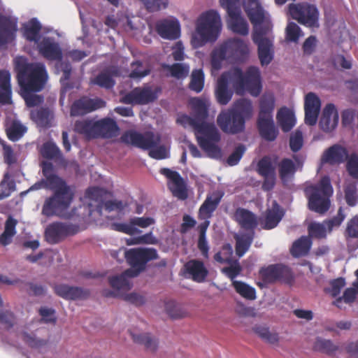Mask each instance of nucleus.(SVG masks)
I'll list each match as a JSON object with an SVG mask.
<instances>
[{"mask_svg":"<svg viewBox=\"0 0 358 358\" xmlns=\"http://www.w3.org/2000/svg\"><path fill=\"white\" fill-rule=\"evenodd\" d=\"M192 116L183 114L177 118V122L183 127L194 129L197 143L206 155L212 159H220L222 149L218 145L221 136L213 123L206 122L208 116V106L206 101L199 98L190 101Z\"/></svg>","mask_w":358,"mask_h":358,"instance_id":"obj_1","label":"nucleus"},{"mask_svg":"<svg viewBox=\"0 0 358 358\" xmlns=\"http://www.w3.org/2000/svg\"><path fill=\"white\" fill-rule=\"evenodd\" d=\"M237 94L248 92L252 96L259 95L262 85L259 69L255 66H249L244 73L239 67H234L222 73L217 79L215 88V97L220 105H227L231 99L233 91L229 88V83Z\"/></svg>","mask_w":358,"mask_h":358,"instance_id":"obj_2","label":"nucleus"},{"mask_svg":"<svg viewBox=\"0 0 358 358\" xmlns=\"http://www.w3.org/2000/svg\"><path fill=\"white\" fill-rule=\"evenodd\" d=\"M243 9L254 27L252 38L257 45V54L262 66L268 65L274 57L273 24L259 0H244Z\"/></svg>","mask_w":358,"mask_h":358,"instance_id":"obj_3","label":"nucleus"},{"mask_svg":"<svg viewBox=\"0 0 358 358\" xmlns=\"http://www.w3.org/2000/svg\"><path fill=\"white\" fill-rule=\"evenodd\" d=\"M124 257L130 268L119 275L109 278V283L113 289L128 291L132 287L129 278L136 277L145 271L148 262L157 259L158 254L155 248H136L127 250Z\"/></svg>","mask_w":358,"mask_h":358,"instance_id":"obj_4","label":"nucleus"},{"mask_svg":"<svg viewBox=\"0 0 358 358\" xmlns=\"http://www.w3.org/2000/svg\"><path fill=\"white\" fill-rule=\"evenodd\" d=\"M43 171L46 178L45 181L35 183L31 188L38 189L47 187L54 191V194L45 200L42 208L43 215L52 217L58 211L69 208L73 199V194L65 181L59 177L55 174L48 175L45 168Z\"/></svg>","mask_w":358,"mask_h":358,"instance_id":"obj_5","label":"nucleus"},{"mask_svg":"<svg viewBox=\"0 0 358 358\" xmlns=\"http://www.w3.org/2000/svg\"><path fill=\"white\" fill-rule=\"evenodd\" d=\"M17 78L24 93L40 92L45 86L48 73L44 64L40 63H18Z\"/></svg>","mask_w":358,"mask_h":358,"instance_id":"obj_6","label":"nucleus"},{"mask_svg":"<svg viewBox=\"0 0 358 358\" xmlns=\"http://www.w3.org/2000/svg\"><path fill=\"white\" fill-rule=\"evenodd\" d=\"M120 140L127 145L143 150H150L149 155L153 159H163L167 157L165 147L163 145L157 147L161 141L160 136L152 131L141 134L134 130H129L121 136Z\"/></svg>","mask_w":358,"mask_h":358,"instance_id":"obj_7","label":"nucleus"},{"mask_svg":"<svg viewBox=\"0 0 358 358\" xmlns=\"http://www.w3.org/2000/svg\"><path fill=\"white\" fill-rule=\"evenodd\" d=\"M304 193L308 199V208L319 214H324L330 207V197L333 188L329 177L321 178L318 183L305 187Z\"/></svg>","mask_w":358,"mask_h":358,"instance_id":"obj_8","label":"nucleus"},{"mask_svg":"<svg viewBox=\"0 0 358 358\" xmlns=\"http://www.w3.org/2000/svg\"><path fill=\"white\" fill-rule=\"evenodd\" d=\"M274 108V95L271 93L264 94L259 99V112L257 125L260 136L268 141H274L278 134L273 120Z\"/></svg>","mask_w":358,"mask_h":358,"instance_id":"obj_9","label":"nucleus"},{"mask_svg":"<svg viewBox=\"0 0 358 358\" xmlns=\"http://www.w3.org/2000/svg\"><path fill=\"white\" fill-rule=\"evenodd\" d=\"M222 28L221 18L214 10L202 13L197 20L196 31L201 41H196V36H192V43L195 46H201L205 43L217 40Z\"/></svg>","mask_w":358,"mask_h":358,"instance_id":"obj_10","label":"nucleus"},{"mask_svg":"<svg viewBox=\"0 0 358 358\" xmlns=\"http://www.w3.org/2000/svg\"><path fill=\"white\" fill-rule=\"evenodd\" d=\"M291 17L301 24L309 27H318L319 11L315 5L303 2L289 6Z\"/></svg>","mask_w":358,"mask_h":358,"instance_id":"obj_11","label":"nucleus"},{"mask_svg":"<svg viewBox=\"0 0 358 358\" xmlns=\"http://www.w3.org/2000/svg\"><path fill=\"white\" fill-rule=\"evenodd\" d=\"M160 92L159 87L152 89L150 86L137 87L124 95L120 101L125 104L146 105L154 102Z\"/></svg>","mask_w":358,"mask_h":358,"instance_id":"obj_12","label":"nucleus"},{"mask_svg":"<svg viewBox=\"0 0 358 358\" xmlns=\"http://www.w3.org/2000/svg\"><path fill=\"white\" fill-rule=\"evenodd\" d=\"M78 231L79 227L76 224L55 222L46 227L45 237L49 243L56 244L68 236L76 234Z\"/></svg>","mask_w":358,"mask_h":358,"instance_id":"obj_13","label":"nucleus"},{"mask_svg":"<svg viewBox=\"0 0 358 358\" xmlns=\"http://www.w3.org/2000/svg\"><path fill=\"white\" fill-rule=\"evenodd\" d=\"M217 123L223 132L236 134L244 130L245 121L233 110L229 109L218 115Z\"/></svg>","mask_w":358,"mask_h":358,"instance_id":"obj_14","label":"nucleus"},{"mask_svg":"<svg viewBox=\"0 0 358 358\" xmlns=\"http://www.w3.org/2000/svg\"><path fill=\"white\" fill-rule=\"evenodd\" d=\"M264 284L273 283L279 280L289 281L292 279L290 268L282 264H272L259 271Z\"/></svg>","mask_w":358,"mask_h":358,"instance_id":"obj_15","label":"nucleus"},{"mask_svg":"<svg viewBox=\"0 0 358 358\" xmlns=\"http://www.w3.org/2000/svg\"><path fill=\"white\" fill-rule=\"evenodd\" d=\"M229 61L231 62H243L249 56L248 45L242 39L234 38L226 42Z\"/></svg>","mask_w":358,"mask_h":358,"instance_id":"obj_16","label":"nucleus"},{"mask_svg":"<svg viewBox=\"0 0 358 358\" xmlns=\"http://www.w3.org/2000/svg\"><path fill=\"white\" fill-rule=\"evenodd\" d=\"M155 224V220L150 217H134L131 218L129 223H113L112 229L129 235H134L141 233L136 227L147 228Z\"/></svg>","mask_w":358,"mask_h":358,"instance_id":"obj_17","label":"nucleus"},{"mask_svg":"<svg viewBox=\"0 0 358 358\" xmlns=\"http://www.w3.org/2000/svg\"><path fill=\"white\" fill-rule=\"evenodd\" d=\"M161 173L171 180L169 187L174 196L181 200L187 198L186 185L178 172L164 168L161 170Z\"/></svg>","mask_w":358,"mask_h":358,"instance_id":"obj_18","label":"nucleus"},{"mask_svg":"<svg viewBox=\"0 0 358 358\" xmlns=\"http://www.w3.org/2000/svg\"><path fill=\"white\" fill-rule=\"evenodd\" d=\"M38 50L41 56L49 61H61L63 53L59 44L54 38L44 37L38 43Z\"/></svg>","mask_w":358,"mask_h":358,"instance_id":"obj_19","label":"nucleus"},{"mask_svg":"<svg viewBox=\"0 0 358 358\" xmlns=\"http://www.w3.org/2000/svg\"><path fill=\"white\" fill-rule=\"evenodd\" d=\"M155 29L163 38L175 40L180 36V25L176 19H163L157 22Z\"/></svg>","mask_w":358,"mask_h":358,"instance_id":"obj_20","label":"nucleus"},{"mask_svg":"<svg viewBox=\"0 0 358 358\" xmlns=\"http://www.w3.org/2000/svg\"><path fill=\"white\" fill-rule=\"evenodd\" d=\"M284 216L280 205L274 201L271 208L266 209L264 216L259 219V224L263 229L271 230L276 227Z\"/></svg>","mask_w":358,"mask_h":358,"instance_id":"obj_21","label":"nucleus"},{"mask_svg":"<svg viewBox=\"0 0 358 358\" xmlns=\"http://www.w3.org/2000/svg\"><path fill=\"white\" fill-rule=\"evenodd\" d=\"M223 195L224 194L220 192H214L213 194L207 195L199 209V220L209 221L208 220L213 216V213L219 206Z\"/></svg>","mask_w":358,"mask_h":358,"instance_id":"obj_22","label":"nucleus"},{"mask_svg":"<svg viewBox=\"0 0 358 358\" xmlns=\"http://www.w3.org/2000/svg\"><path fill=\"white\" fill-rule=\"evenodd\" d=\"M17 30V20L10 16L0 15V46L11 42Z\"/></svg>","mask_w":358,"mask_h":358,"instance_id":"obj_23","label":"nucleus"},{"mask_svg":"<svg viewBox=\"0 0 358 358\" xmlns=\"http://www.w3.org/2000/svg\"><path fill=\"white\" fill-rule=\"evenodd\" d=\"M348 156V151L345 147L334 144L323 152L321 162L331 165L340 164L346 161Z\"/></svg>","mask_w":358,"mask_h":358,"instance_id":"obj_24","label":"nucleus"},{"mask_svg":"<svg viewBox=\"0 0 358 358\" xmlns=\"http://www.w3.org/2000/svg\"><path fill=\"white\" fill-rule=\"evenodd\" d=\"M106 106V102L101 99H80L76 101L71 109V115H84L96 110Z\"/></svg>","mask_w":358,"mask_h":358,"instance_id":"obj_25","label":"nucleus"},{"mask_svg":"<svg viewBox=\"0 0 358 358\" xmlns=\"http://www.w3.org/2000/svg\"><path fill=\"white\" fill-rule=\"evenodd\" d=\"M119 129L116 122L110 117L95 121L96 138H111L117 135Z\"/></svg>","mask_w":358,"mask_h":358,"instance_id":"obj_26","label":"nucleus"},{"mask_svg":"<svg viewBox=\"0 0 358 358\" xmlns=\"http://www.w3.org/2000/svg\"><path fill=\"white\" fill-rule=\"evenodd\" d=\"M234 220L238 223L241 229L248 231H255L259 224V220L255 213L250 210L238 208L234 214Z\"/></svg>","mask_w":358,"mask_h":358,"instance_id":"obj_27","label":"nucleus"},{"mask_svg":"<svg viewBox=\"0 0 358 358\" xmlns=\"http://www.w3.org/2000/svg\"><path fill=\"white\" fill-rule=\"evenodd\" d=\"M184 266L187 274L193 281L198 283L206 281L209 272L201 260L190 259Z\"/></svg>","mask_w":358,"mask_h":358,"instance_id":"obj_28","label":"nucleus"},{"mask_svg":"<svg viewBox=\"0 0 358 358\" xmlns=\"http://www.w3.org/2000/svg\"><path fill=\"white\" fill-rule=\"evenodd\" d=\"M338 123V113L333 103H328L323 109L319 122L320 129L329 132L334 130Z\"/></svg>","mask_w":358,"mask_h":358,"instance_id":"obj_29","label":"nucleus"},{"mask_svg":"<svg viewBox=\"0 0 358 358\" xmlns=\"http://www.w3.org/2000/svg\"><path fill=\"white\" fill-rule=\"evenodd\" d=\"M54 291L57 296L67 300L84 299L90 295L87 290L64 284L55 285Z\"/></svg>","mask_w":358,"mask_h":358,"instance_id":"obj_30","label":"nucleus"},{"mask_svg":"<svg viewBox=\"0 0 358 358\" xmlns=\"http://www.w3.org/2000/svg\"><path fill=\"white\" fill-rule=\"evenodd\" d=\"M54 117L52 109L48 106L38 107L30 111L31 120L41 128L50 127Z\"/></svg>","mask_w":358,"mask_h":358,"instance_id":"obj_31","label":"nucleus"},{"mask_svg":"<svg viewBox=\"0 0 358 358\" xmlns=\"http://www.w3.org/2000/svg\"><path fill=\"white\" fill-rule=\"evenodd\" d=\"M227 24L234 33L241 36H247L249 33V26L247 21L241 16V10L228 13Z\"/></svg>","mask_w":358,"mask_h":358,"instance_id":"obj_32","label":"nucleus"},{"mask_svg":"<svg viewBox=\"0 0 358 358\" xmlns=\"http://www.w3.org/2000/svg\"><path fill=\"white\" fill-rule=\"evenodd\" d=\"M41 28V24L38 20L36 18H32L23 24V36L28 41L38 43L40 42V31Z\"/></svg>","mask_w":358,"mask_h":358,"instance_id":"obj_33","label":"nucleus"},{"mask_svg":"<svg viewBox=\"0 0 358 358\" xmlns=\"http://www.w3.org/2000/svg\"><path fill=\"white\" fill-rule=\"evenodd\" d=\"M74 130L76 133L83 135L86 139H95V120L92 119H83L76 121Z\"/></svg>","mask_w":358,"mask_h":358,"instance_id":"obj_34","label":"nucleus"},{"mask_svg":"<svg viewBox=\"0 0 358 358\" xmlns=\"http://www.w3.org/2000/svg\"><path fill=\"white\" fill-rule=\"evenodd\" d=\"M115 289V291L105 289L103 292V295L106 297H122L125 301H128L136 306H142L145 303V299L143 295L136 292L120 295V291H125L122 289Z\"/></svg>","mask_w":358,"mask_h":358,"instance_id":"obj_35","label":"nucleus"},{"mask_svg":"<svg viewBox=\"0 0 358 358\" xmlns=\"http://www.w3.org/2000/svg\"><path fill=\"white\" fill-rule=\"evenodd\" d=\"M314 351L325 354L328 356H334L339 350V346L331 340L322 337H317L313 345Z\"/></svg>","mask_w":358,"mask_h":358,"instance_id":"obj_36","label":"nucleus"},{"mask_svg":"<svg viewBox=\"0 0 358 358\" xmlns=\"http://www.w3.org/2000/svg\"><path fill=\"white\" fill-rule=\"evenodd\" d=\"M276 119L285 132L289 131L295 124L294 113L287 107H282L278 111Z\"/></svg>","mask_w":358,"mask_h":358,"instance_id":"obj_37","label":"nucleus"},{"mask_svg":"<svg viewBox=\"0 0 358 358\" xmlns=\"http://www.w3.org/2000/svg\"><path fill=\"white\" fill-rule=\"evenodd\" d=\"M10 75L8 71H0V103L6 104L10 102L11 87Z\"/></svg>","mask_w":358,"mask_h":358,"instance_id":"obj_38","label":"nucleus"},{"mask_svg":"<svg viewBox=\"0 0 358 358\" xmlns=\"http://www.w3.org/2000/svg\"><path fill=\"white\" fill-rule=\"evenodd\" d=\"M255 231H248L236 238V253L238 257L243 256L249 250L255 238Z\"/></svg>","mask_w":358,"mask_h":358,"instance_id":"obj_39","label":"nucleus"},{"mask_svg":"<svg viewBox=\"0 0 358 358\" xmlns=\"http://www.w3.org/2000/svg\"><path fill=\"white\" fill-rule=\"evenodd\" d=\"M312 245V241L307 236H301L295 241L290 250L291 254L295 257L306 255Z\"/></svg>","mask_w":358,"mask_h":358,"instance_id":"obj_40","label":"nucleus"},{"mask_svg":"<svg viewBox=\"0 0 358 358\" xmlns=\"http://www.w3.org/2000/svg\"><path fill=\"white\" fill-rule=\"evenodd\" d=\"M236 114L243 117L244 120L250 119L253 113V106L252 101L247 99H240L237 100L231 108Z\"/></svg>","mask_w":358,"mask_h":358,"instance_id":"obj_41","label":"nucleus"},{"mask_svg":"<svg viewBox=\"0 0 358 358\" xmlns=\"http://www.w3.org/2000/svg\"><path fill=\"white\" fill-rule=\"evenodd\" d=\"M209 225L210 221H203L197 227L199 234L197 246L205 258L208 257L209 247L206 241V231Z\"/></svg>","mask_w":358,"mask_h":358,"instance_id":"obj_42","label":"nucleus"},{"mask_svg":"<svg viewBox=\"0 0 358 358\" xmlns=\"http://www.w3.org/2000/svg\"><path fill=\"white\" fill-rule=\"evenodd\" d=\"M130 335L134 342L143 345L145 348L151 352H154L157 350L158 346V342L152 338L149 334H136L132 331H129Z\"/></svg>","mask_w":358,"mask_h":358,"instance_id":"obj_43","label":"nucleus"},{"mask_svg":"<svg viewBox=\"0 0 358 358\" xmlns=\"http://www.w3.org/2000/svg\"><path fill=\"white\" fill-rule=\"evenodd\" d=\"M232 286L236 292L242 297L248 300H254L256 299L255 289L245 282L239 280H234L232 282Z\"/></svg>","mask_w":358,"mask_h":358,"instance_id":"obj_44","label":"nucleus"},{"mask_svg":"<svg viewBox=\"0 0 358 358\" xmlns=\"http://www.w3.org/2000/svg\"><path fill=\"white\" fill-rule=\"evenodd\" d=\"M257 171L262 177L275 175V168L269 156H264L259 160L257 165Z\"/></svg>","mask_w":358,"mask_h":358,"instance_id":"obj_45","label":"nucleus"},{"mask_svg":"<svg viewBox=\"0 0 358 358\" xmlns=\"http://www.w3.org/2000/svg\"><path fill=\"white\" fill-rule=\"evenodd\" d=\"M296 171V166L290 159L284 158L278 164L279 176L283 181L290 176H293Z\"/></svg>","mask_w":358,"mask_h":358,"instance_id":"obj_46","label":"nucleus"},{"mask_svg":"<svg viewBox=\"0 0 358 358\" xmlns=\"http://www.w3.org/2000/svg\"><path fill=\"white\" fill-rule=\"evenodd\" d=\"M26 131V127L17 121H13L11 124L6 129L8 138L13 142L21 138Z\"/></svg>","mask_w":358,"mask_h":358,"instance_id":"obj_47","label":"nucleus"},{"mask_svg":"<svg viewBox=\"0 0 358 358\" xmlns=\"http://www.w3.org/2000/svg\"><path fill=\"white\" fill-rule=\"evenodd\" d=\"M253 331L262 340L270 344H275L279 341L278 334L275 332H271L267 327L256 326L253 328Z\"/></svg>","mask_w":358,"mask_h":358,"instance_id":"obj_48","label":"nucleus"},{"mask_svg":"<svg viewBox=\"0 0 358 358\" xmlns=\"http://www.w3.org/2000/svg\"><path fill=\"white\" fill-rule=\"evenodd\" d=\"M204 86V73L202 69L193 70L191 75L189 88L199 93Z\"/></svg>","mask_w":358,"mask_h":358,"instance_id":"obj_49","label":"nucleus"},{"mask_svg":"<svg viewBox=\"0 0 358 358\" xmlns=\"http://www.w3.org/2000/svg\"><path fill=\"white\" fill-rule=\"evenodd\" d=\"M171 74V76L177 79H182L187 76L189 73V66L181 63H175L171 65L164 66Z\"/></svg>","mask_w":358,"mask_h":358,"instance_id":"obj_50","label":"nucleus"},{"mask_svg":"<svg viewBox=\"0 0 358 358\" xmlns=\"http://www.w3.org/2000/svg\"><path fill=\"white\" fill-rule=\"evenodd\" d=\"M357 295V291L355 288L349 287L347 288L342 296H338L333 302L332 305L336 306L337 308L341 309L342 308V302H345L348 304H351L355 302L356 297Z\"/></svg>","mask_w":358,"mask_h":358,"instance_id":"obj_51","label":"nucleus"},{"mask_svg":"<svg viewBox=\"0 0 358 358\" xmlns=\"http://www.w3.org/2000/svg\"><path fill=\"white\" fill-rule=\"evenodd\" d=\"M42 156L48 159H53L59 158L61 155V152L59 148L53 143L47 142L43 145L41 148Z\"/></svg>","mask_w":358,"mask_h":358,"instance_id":"obj_52","label":"nucleus"},{"mask_svg":"<svg viewBox=\"0 0 358 358\" xmlns=\"http://www.w3.org/2000/svg\"><path fill=\"white\" fill-rule=\"evenodd\" d=\"M148 12L154 13L166 9L169 5L168 0H139Z\"/></svg>","mask_w":358,"mask_h":358,"instance_id":"obj_53","label":"nucleus"},{"mask_svg":"<svg viewBox=\"0 0 358 358\" xmlns=\"http://www.w3.org/2000/svg\"><path fill=\"white\" fill-rule=\"evenodd\" d=\"M165 310L166 313L173 319L182 318L187 315L186 312L173 301H169L165 303Z\"/></svg>","mask_w":358,"mask_h":358,"instance_id":"obj_54","label":"nucleus"},{"mask_svg":"<svg viewBox=\"0 0 358 358\" xmlns=\"http://www.w3.org/2000/svg\"><path fill=\"white\" fill-rule=\"evenodd\" d=\"M131 66L132 69L129 73V77L133 79H141L150 73L149 69L143 68V62L138 60L132 62Z\"/></svg>","mask_w":358,"mask_h":358,"instance_id":"obj_55","label":"nucleus"},{"mask_svg":"<svg viewBox=\"0 0 358 358\" xmlns=\"http://www.w3.org/2000/svg\"><path fill=\"white\" fill-rule=\"evenodd\" d=\"M94 83L101 87L111 89L114 87L115 82L108 71H103L95 78Z\"/></svg>","mask_w":358,"mask_h":358,"instance_id":"obj_56","label":"nucleus"},{"mask_svg":"<svg viewBox=\"0 0 358 358\" xmlns=\"http://www.w3.org/2000/svg\"><path fill=\"white\" fill-rule=\"evenodd\" d=\"M302 35L301 28L295 22L288 23L286 27V40L287 41L297 43Z\"/></svg>","mask_w":358,"mask_h":358,"instance_id":"obj_57","label":"nucleus"},{"mask_svg":"<svg viewBox=\"0 0 358 358\" xmlns=\"http://www.w3.org/2000/svg\"><path fill=\"white\" fill-rule=\"evenodd\" d=\"M346 170L348 174L355 179H358V155L352 153L346 159Z\"/></svg>","mask_w":358,"mask_h":358,"instance_id":"obj_58","label":"nucleus"},{"mask_svg":"<svg viewBox=\"0 0 358 358\" xmlns=\"http://www.w3.org/2000/svg\"><path fill=\"white\" fill-rule=\"evenodd\" d=\"M329 284L330 287L326 289V292L329 293L332 297L337 298L341 289L345 286V280L344 278L340 277L332 280Z\"/></svg>","mask_w":358,"mask_h":358,"instance_id":"obj_59","label":"nucleus"},{"mask_svg":"<svg viewBox=\"0 0 358 358\" xmlns=\"http://www.w3.org/2000/svg\"><path fill=\"white\" fill-rule=\"evenodd\" d=\"M327 226L324 222L320 223H311L308 227L309 234L316 238H324L327 236Z\"/></svg>","mask_w":358,"mask_h":358,"instance_id":"obj_60","label":"nucleus"},{"mask_svg":"<svg viewBox=\"0 0 358 358\" xmlns=\"http://www.w3.org/2000/svg\"><path fill=\"white\" fill-rule=\"evenodd\" d=\"M321 101L313 92H309L305 97L304 109L320 110Z\"/></svg>","mask_w":358,"mask_h":358,"instance_id":"obj_61","label":"nucleus"},{"mask_svg":"<svg viewBox=\"0 0 358 358\" xmlns=\"http://www.w3.org/2000/svg\"><path fill=\"white\" fill-rule=\"evenodd\" d=\"M345 236L347 239L348 238H358V215L354 216L348 221Z\"/></svg>","mask_w":358,"mask_h":358,"instance_id":"obj_62","label":"nucleus"},{"mask_svg":"<svg viewBox=\"0 0 358 358\" xmlns=\"http://www.w3.org/2000/svg\"><path fill=\"white\" fill-rule=\"evenodd\" d=\"M345 218V215L343 213V209L342 207H340L337 215L331 219L324 221V224L327 226L328 231L330 232L332 231L334 227H339Z\"/></svg>","mask_w":358,"mask_h":358,"instance_id":"obj_63","label":"nucleus"},{"mask_svg":"<svg viewBox=\"0 0 358 358\" xmlns=\"http://www.w3.org/2000/svg\"><path fill=\"white\" fill-rule=\"evenodd\" d=\"M345 198L346 203L350 206H355L358 201L357 189L355 185H350L345 189Z\"/></svg>","mask_w":358,"mask_h":358,"instance_id":"obj_64","label":"nucleus"}]
</instances>
